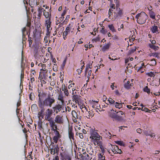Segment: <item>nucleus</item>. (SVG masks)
Returning a JSON list of instances; mask_svg holds the SVG:
<instances>
[{
    "label": "nucleus",
    "instance_id": "aec40b11",
    "mask_svg": "<svg viewBox=\"0 0 160 160\" xmlns=\"http://www.w3.org/2000/svg\"><path fill=\"white\" fill-rule=\"evenodd\" d=\"M114 150H115V152H114V154H121L122 152L121 150L120 149H119L118 147L117 146L114 147Z\"/></svg>",
    "mask_w": 160,
    "mask_h": 160
},
{
    "label": "nucleus",
    "instance_id": "bb28decb",
    "mask_svg": "<svg viewBox=\"0 0 160 160\" xmlns=\"http://www.w3.org/2000/svg\"><path fill=\"white\" fill-rule=\"evenodd\" d=\"M98 160H105V157L102 154V153L98 154Z\"/></svg>",
    "mask_w": 160,
    "mask_h": 160
},
{
    "label": "nucleus",
    "instance_id": "0e129e2a",
    "mask_svg": "<svg viewBox=\"0 0 160 160\" xmlns=\"http://www.w3.org/2000/svg\"><path fill=\"white\" fill-rule=\"evenodd\" d=\"M55 84V82L54 81H52L50 83V85L51 86H54Z\"/></svg>",
    "mask_w": 160,
    "mask_h": 160
},
{
    "label": "nucleus",
    "instance_id": "6ab92c4d",
    "mask_svg": "<svg viewBox=\"0 0 160 160\" xmlns=\"http://www.w3.org/2000/svg\"><path fill=\"white\" fill-rule=\"evenodd\" d=\"M91 72L92 71H85L84 75L86 77H87L88 78V80L89 79Z\"/></svg>",
    "mask_w": 160,
    "mask_h": 160
},
{
    "label": "nucleus",
    "instance_id": "72a5a7b5",
    "mask_svg": "<svg viewBox=\"0 0 160 160\" xmlns=\"http://www.w3.org/2000/svg\"><path fill=\"white\" fill-rule=\"evenodd\" d=\"M143 91L147 92L148 94L150 92V89L148 88V87L147 86H146L143 88Z\"/></svg>",
    "mask_w": 160,
    "mask_h": 160
},
{
    "label": "nucleus",
    "instance_id": "473e14b6",
    "mask_svg": "<svg viewBox=\"0 0 160 160\" xmlns=\"http://www.w3.org/2000/svg\"><path fill=\"white\" fill-rule=\"evenodd\" d=\"M110 117L112 118L116 119L118 117V115L115 113H111L109 114Z\"/></svg>",
    "mask_w": 160,
    "mask_h": 160
},
{
    "label": "nucleus",
    "instance_id": "423d86ee",
    "mask_svg": "<svg viewBox=\"0 0 160 160\" xmlns=\"http://www.w3.org/2000/svg\"><path fill=\"white\" fill-rule=\"evenodd\" d=\"M46 116L45 119L46 120L48 121L51 119L53 118L51 117L52 114V110L49 108H48L46 112Z\"/></svg>",
    "mask_w": 160,
    "mask_h": 160
},
{
    "label": "nucleus",
    "instance_id": "f257e3e1",
    "mask_svg": "<svg viewBox=\"0 0 160 160\" xmlns=\"http://www.w3.org/2000/svg\"><path fill=\"white\" fill-rule=\"evenodd\" d=\"M137 19V22L139 24H142L144 23L146 20L148 18V16L144 12H142L137 14L135 17Z\"/></svg>",
    "mask_w": 160,
    "mask_h": 160
},
{
    "label": "nucleus",
    "instance_id": "c9c22d12",
    "mask_svg": "<svg viewBox=\"0 0 160 160\" xmlns=\"http://www.w3.org/2000/svg\"><path fill=\"white\" fill-rule=\"evenodd\" d=\"M115 143L120 146H124V144L123 143V142L122 141H117L115 142Z\"/></svg>",
    "mask_w": 160,
    "mask_h": 160
},
{
    "label": "nucleus",
    "instance_id": "7c9ffc66",
    "mask_svg": "<svg viewBox=\"0 0 160 160\" xmlns=\"http://www.w3.org/2000/svg\"><path fill=\"white\" fill-rule=\"evenodd\" d=\"M81 97L80 96H78L77 95H74L72 96L73 101L75 100L81 99Z\"/></svg>",
    "mask_w": 160,
    "mask_h": 160
},
{
    "label": "nucleus",
    "instance_id": "5701e85b",
    "mask_svg": "<svg viewBox=\"0 0 160 160\" xmlns=\"http://www.w3.org/2000/svg\"><path fill=\"white\" fill-rule=\"evenodd\" d=\"M149 15L150 17L152 19H155L156 15L153 12L150 11L149 12Z\"/></svg>",
    "mask_w": 160,
    "mask_h": 160
},
{
    "label": "nucleus",
    "instance_id": "4c0bfd02",
    "mask_svg": "<svg viewBox=\"0 0 160 160\" xmlns=\"http://www.w3.org/2000/svg\"><path fill=\"white\" fill-rule=\"evenodd\" d=\"M136 48L135 47H134L133 48H132L128 52V54L130 55L134 52L136 51Z\"/></svg>",
    "mask_w": 160,
    "mask_h": 160
},
{
    "label": "nucleus",
    "instance_id": "a19ab883",
    "mask_svg": "<svg viewBox=\"0 0 160 160\" xmlns=\"http://www.w3.org/2000/svg\"><path fill=\"white\" fill-rule=\"evenodd\" d=\"M24 73L23 71H22L21 76H20V81H21V84L22 83V80L24 78Z\"/></svg>",
    "mask_w": 160,
    "mask_h": 160
},
{
    "label": "nucleus",
    "instance_id": "338daca9",
    "mask_svg": "<svg viewBox=\"0 0 160 160\" xmlns=\"http://www.w3.org/2000/svg\"><path fill=\"white\" fill-rule=\"evenodd\" d=\"M144 133V134L147 136H149V134L148 133V131H145Z\"/></svg>",
    "mask_w": 160,
    "mask_h": 160
},
{
    "label": "nucleus",
    "instance_id": "3c124183",
    "mask_svg": "<svg viewBox=\"0 0 160 160\" xmlns=\"http://www.w3.org/2000/svg\"><path fill=\"white\" fill-rule=\"evenodd\" d=\"M38 79L40 80H41V79H42V73L41 71L39 72V77L38 78Z\"/></svg>",
    "mask_w": 160,
    "mask_h": 160
},
{
    "label": "nucleus",
    "instance_id": "13d9d810",
    "mask_svg": "<svg viewBox=\"0 0 160 160\" xmlns=\"http://www.w3.org/2000/svg\"><path fill=\"white\" fill-rule=\"evenodd\" d=\"M119 12H118V15L121 16L122 14V10H120V9L119 8Z\"/></svg>",
    "mask_w": 160,
    "mask_h": 160
},
{
    "label": "nucleus",
    "instance_id": "4d7b16f0",
    "mask_svg": "<svg viewBox=\"0 0 160 160\" xmlns=\"http://www.w3.org/2000/svg\"><path fill=\"white\" fill-rule=\"evenodd\" d=\"M78 134H79V137H80V138L82 139L83 138V134L82 133H78Z\"/></svg>",
    "mask_w": 160,
    "mask_h": 160
},
{
    "label": "nucleus",
    "instance_id": "9b49d317",
    "mask_svg": "<svg viewBox=\"0 0 160 160\" xmlns=\"http://www.w3.org/2000/svg\"><path fill=\"white\" fill-rule=\"evenodd\" d=\"M51 22L49 19H47L45 21V25L47 26V31H51L52 30V28L51 27Z\"/></svg>",
    "mask_w": 160,
    "mask_h": 160
},
{
    "label": "nucleus",
    "instance_id": "49530a36",
    "mask_svg": "<svg viewBox=\"0 0 160 160\" xmlns=\"http://www.w3.org/2000/svg\"><path fill=\"white\" fill-rule=\"evenodd\" d=\"M37 2V0H29V3L31 4H35Z\"/></svg>",
    "mask_w": 160,
    "mask_h": 160
},
{
    "label": "nucleus",
    "instance_id": "37998d69",
    "mask_svg": "<svg viewBox=\"0 0 160 160\" xmlns=\"http://www.w3.org/2000/svg\"><path fill=\"white\" fill-rule=\"evenodd\" d=\"M122 103H119L118 105H116L115 106V107L116 108H117L119 109H120L121 108H122Z\"/></svg>",
    "mask_w": 160,
    "mask_h": 160
},
{
    "label": "nucleus",
    "instance_id": "f03ea898",
    "mask_svg": "<svg viewBox=\"0 0 160 160\" xmlns=\"http://www.w3.org/2000/svg\"><path fill=\"white\" fill-rule=\"evenodd\" d=\"M55 102L54 98L51 96L50 95H48L45 99L43 100L41 103L43 104L46 107H51L52 105Z\"/></svg>",
    "mask_w": 160,
    "mask_h": 160
},
{
    "label": "nucleus",
    "instance_id": "e433bc0d",
    "mask_svg": "<svg viewBox=\"0 0 160 160\" xmlns=\"http://www.w3.org/2000/svg\"><path fill=\"white\" fill-rule=\"evenodd\" d=\"M29 97L30 100H32L35 98L34 93L33 92H31L29 95Z\"/></svg>",
    "mask_w": 160,
    "mask_h": 160
},
{
    "label": "nucleus",
    "instance_id": "79ce46f5",
    "mask_svg": "<svg viewBox=\"0 0 160 160\" xmlns=\"http://www.w3.org/2000/svg\"><path fill=\"white\" fill-rule=\"evenodd\" d=\"M104 27H103L102 28V29L100 31V32L103 34H105L107 32V31L106 29H104Z\"/></svg>",
    "mask_w": 160,
    "mask_h": 160
},
{
    "label": "nucleus",
    "instance_id": "cd10ccee",
    "mask_svg": "<svg viewBox=\"0 0 160 160\" xmlns=\"http://www.w3.org/2000/svg\"><path fill=\"white\" fill-rule=\"evenodd\" d=\"M66 10H64L62 13L61 14V17L59 18V19H60V20L61 22H62L64 18V16L66 14Z\"/></svg>",
    "mask_w": 160,
    "mask_h": 160
},
{
    "label": "nucleus",
    "instance_id": "dca6fc26",
    "mask_svg": "<svg viewBox=\"0 0 160 160\" xmlns=\"http://www.w3.org/2000/svg\"><path fill=\"white\" fill-rule=\"evenodd\" d=\"M69 137L70 139H72L73 140H74V133L72 132V129L71 128L70 130L68 132Z\"/></svg>",
    "mask_w": 160,
    "mask_h": 160
},
{
    "label": "nucleus",
    "instance_id": "39448f33",
    "mask_svg": "<svg viewBox=\"0 0 160 160\" xmlns=\"http://www.w3.org/2000/svg\"><path fill=\"white\" fill-rule=\"evenodd\" d=\"M59 148L58 145L57 144L56 146H54L50 149V150L51 151V153L53 155H55L56 153L58 155L59 153Z\"/></svg>",
    "mask_w": 160,
    "mask_h": 160
},
{
    "label": "nucleus",
    "instance_id": "7ed1b4c3",
    "mask_svg": "<svg viewBox=\"0 0 160 160\" xmlns=\"http://www.w3.org/2000/svg\"><path fill=\"white\" fill-rule=\"evenodd\" d=\"M91 136L90 138L93 140V141H96L98 146L100 145V143L99 142L100 139V136L95 131H92L91 132Z\"/></svg>",
    "mask_w": 160,
    "mask_h": 160
},
{
    "label": "nucleus",
    "instance_id": "a211bd4d",
    "mask_svg": "<svg viewBox=\"0 0 160 160\" xmlns=\"http://www.w3.org/2000/svg\"><path fill=\"white\" fill-rule=\"evenodd\" d=\"M38 107L41 108V110L40 112L44 113L45 111L44 107H45L43 104L41 103H38Z\"/></svg>",
    "mask_w": 160,
    "mask_h": 160
},
{
    "label": "nucleus",
    "instance_id": "09e8293b",
    "mask_svg": "<svg viewBox=\"0 0 160 160\" xmlns=\"http://www.w3.org/2000/svg\"><path fill=\"white\" fill-rule=\"evenodd\" d=\"M112 39L114 40H118V37L116 35H113L112 36Z\"/></svg>",
    "mask_w": 160,
    "mask_h": 160
},
{
    "label": "nucleus",
    "instance_id": "ea45409f",
    "mask_svg": "<svg viewBox=\"0 0 160 160\" xmlns=\"http://www.w3.org/2000/svg\"><path fill=\"white\" fill-rule=\"evenodd\" d=\"M113 11V10H112L111 9H109L108 11V17L109 18H111L110 17L112 15V11Z\"/></svg>",
    "mask_w": 160,
    "mask_h": 160
},
{
    "label": "nucleus",
    "instance_id": "c03bdc74",
    "mask_svg": "<svg viewBox=\"0 0 160 160\" xmlns=\"http://www.w3.org/2000/svg\"><path fill=\"white\" fill-rule=\"evenodd\" d=\"M100 40V38L99 37V36H98V37H96V38L93 39L92 41L93 42H96L97 41H99Z\"/></svg>",
    "mask_w": 160,
    "mask_h": 160
},
{
    "label": "nucleus",
    "instance_id": "f8f14e48",
    "mask_svg": "<svg viewBox=\"0 0 160 160\" xmlns=\"http://www.w3.org/2000/svg\"><path fill=\"white\" fill-rule=\"evenodd\" d=\"M73 24H70L68 26L66 27L65 31L68 32V33H70L71 31V32H73Z\"/></svg>",
    "mask_w": 160,
    "mask_h": 160
},
{
    "label": "nucleus",
    "instance_id": "b1692460",
    "mask_svg": "<svg viewBox=\"0 0 160 160\" xmlns=\"http://www.w3.org/2000/svg\"><path fill=\"white\" fill-rule=\"evenodd\" d=\"M94 116V114L93 113L92 111L91 110L89 111L88 113V115L86 116V117L88 118H92Z\"/></svg>",
    "mask_w": 160,
    "mask_h": 160
},
{
    "label": "nucleus",
    "instance_id": "9d476101",
    "mask_svg": "<svg viewBox=\"0 0 160 160\" xmlns=\"http://www.w3.org/2000/svg\"><path fill=\"white\" fill-rule=\"evenodd\" d=\"M150 30L153 33H159L158 27L156 25H153L151 27Z\"/></svg>",
    "mask_w": 160,
    "mask_h": 160
},
{
    "label": "nucleus",
    "instance_id": "412c9836",
    "mask_svg": "<svg viewBox=\"0 0 160 160\" xmlns=\"http://www.w3.org/2000/svg\"><path fill=\"white\" fill-rule=\"evenodd\" d=\"M157 73L158 72H149L146 73V74L148 76L152 77H154Z\"/></svg>",
    "mask_w": 160,
    "mask_h": 160
},
{
    "label": "nucleus",
    "instance_id": "6e6552de",
    "mask_svg": "<svg viewBox=\"0 0 160 160\" xmlns=\"http://www.w3.org/2000/svg\"><path fill=\"white\" fill-rule=\"evenodd\" d=\"M60 155L61 159L62 160H71L70 157L69 155L65 153L60 152Z\"/></svg>",
    "mask_w": 160,
    "mask_h": 160
},
{
    "label": "nucleus",
    "instance_id": "69168bd1",
    "mask_svg": "<svg viewBox=\"0 0 160 160\" xmlns=\"http://www.w3.org/2000/svg\"><path fill=\"white\" fill-rule=\"evenodd\" d=\"M149 136H150L151 137H154L155 136V134L153 133H152L151 134H149Z\"/></svg>",
    "mask_w": 160,
    "mask_h": 160
},
{
    "label": "nucleus",
    "instance_id": "bf43d9fd",
    "mask_svg": "<svg viewBox=\"0 0 160 160\" xmlns=\"http://www.w3.org/2000/svg\"><path fill=\"white\" fill-rule=\"evenodd\" d=\"M137 132L139 133H141L142 132V130L140 128H138L137 129Z\"/></svg>",
    "mask_w": 160,
    "mask_h": 160
},
{
    "label": "nucleus",
    "instance_id": "c85d7f7f",
    "mask_svg": "<svg viewBox=\"0 0 160 160\" xmlns=\"http://www.w3.org/2000/svg\"><path fill=\"white\" fill-rule=\"evenodd\" d=\"M87 150L88 152H90V153H89L90 154V153L91 152H94L92 147L91 146V145H89L88 147L87 148Z\"/></svg>",
    "mask_w": 160,
    "mask_h": 160
},
{
    "label": "nucleus",
    "instance_id": "2f4dec72",
    "mask_svg": "<svg viewBox=\"0 0 160 160\" xmlns=\"http://www.w3.org/2000/svg\"><path fill=\"white\" fill-rule=\"evenodd\" d=\"M130 82L129 81H128L127 83L124 84V87L127 89H129L130 88Z\"/></svg>",
    "mask_w": 160,
    "mask_h": 160
},
{
    "label": "nucleus",
    "instance_id": "ddd939ff",
    "mask_svg": "<svg viewBox=\"0 0 160 160\" xmlns=\"http://www.w3.org/2000/svg\"><path fill=\"white\" fill-rule=\"evenodd\" d=\"M49 121V124L50 127H54L56 128H57V125L55 124V121L53 120V118L48 120Z\"/></svg>",
    "mask_w": 160,
    "mask_h": 160
},
{
    "label": "nucleus",
    "instance_id": "58836bf2",
    "mask_svg": "<svg viewBox=\"0 0 160 160\" xmlns=\"http://www.w3.org/2000/svg\"><path fill=\"white\" fill-rule=\"evenodd\" d=\"M68 33L66 31H64L63 33V37L64 40H65L66 39L67 37L66 36L68 35Z\"/></svg>",
    "mask_w": 160,
    "mask_h": 160
},
{
    "label": "nucleus",
    "instance_id": "2eb2a0df",
    "mask_svg": "<svg viewBox=\"0 0 160 160\" xmlns=\"http://www.w3.org/2000/svg\"><path fill=\"white\" fill-rule=\"evenodd\" d=\"M42 79L46 80L48 76V71H42Z\"/></svg>",
    "mask_w": 160,
    "mask_h": 160
},
{
    "label": "nucleus",
    "instance_id": "de8ad7c7",
    "mask_svg": "<svg viewBox=\"0 0 160 160\" xmlns=\"http://www.w3.org/2000/svg\"><path fill=\"white\" fill-rule=\"evenodd\" d=\"M55 134V136H58V137H60V134H59V132L57 130H55L54 131Z\"/></svg>",
    "mask_w": 160,
    "mask_h": 160
},
{
    "label": "nucleus",
    "instance_id": "4468645a",
    "mask_svg": "<svg viewBox=\"0 0 160 160\" xmlns=\"http://www.w3.org/2000/svg\"><path fill=\"white\" fill-rule=\"evenodd\" d=\"M110 45L111 43L110 42H109L106 44L104 45L102 48V50L103 51H105L108 50L109 48Z\"/></svg>",
    "mask_w": 160,
    "mask_h": 160
},
{
    "label": "nucleus",
    "instance_id": "f3484780",
    "mask_svg": "<svg viewBox=\"0 0 160 160\" xmlns=\"http://www.w3.org/2000/svg\"><path fill=\"white\" fill-rule=\"evenodd\" d=\"M63 25V23H60L59 24L58 27L57 28L56 30L57 31H60L62 32L64 29Z\"/></svg>",
    "mask_w": 160,
    "mask_h": 160
},
{
    "label": "nucleus",
    "instance_id": "f704fd0d",
    "mask_svg": "<svg viewBox=\"0 0 160 160\" xmlns=\"http://www.w3.org/2000/svg\"><path fill=\"white\" fill-rule=\"evenodd\" d=\"M60 137H58L57 136H54L53 138V139L54 141V142H55V143H57L58 142V139L60 138Z\"/></svg>",
    "mask_w": 160,
    "mask_h": 160
},
{
    "label": "nucleus",
    "instance_id": "20e7f679",
    "mask_svg": "<svg viewBox=\"0 0 160 160\" xmlns=\"http://www.w3.org/2000/svg\"><path fill=\"white\" fill-rule=\"evenodd\" d=\"M62 105V102L61 104L59 103L56 105L55 107H52V109L56 114L58 113L61 110H64V107Z\"/></svg>",
    "mask_w": 160,
    "mask_h": 160
},
{
    "label": "nucleus",
    "instance_id": "a878e982",
    "mask_svg": "<svg viewBox=\"0 0 160 160\" xmlns=\"http://www.w3.org/2000/svg\"><path fill=\"white\" fill-rule=\"evenodd\" d=\"M148 46L151 48L153 49L155 51L157 50L158 48V47L154 45H152L151 43L149 44Z\"/></svg>",
    "mask_w": 160,
    "mask_h": 160
},
{
    "label": "nucleus",
    "instance_id": "052dcab7",
    "mask_svg": "<svg viewBox=\"0 0 160 160\" xmlns=\"http://www.w3.org/2000/svg\"><path fill=\"white\" fill-rule=\"evenodd\" d=\"M92 68V66L91 65H88V66L86 67V69H88L89 68L91 69Z\"/></svg>",
    "mask_w": 160,
    "mask_h": 160
},
{
    "label": "nucleus",
    "instance_id": "864d4df0",
    "mask_svg": "<svg viewBox=\"0 0 160 160\" xmlns=\"http://www.w3.org/2000/svg\"><path fill=\"white\" fill-rule=\"evenodd\" d=\"M64 91V93L67 96H68V95H69V92L68 91V90H67V88H66L65 90H64V91Z\"/></svg>",
    "mask_w": 160,
    "mask_h": 160
},
{
    "label": "nucleus",
    "instance_id": "5fc2aeb1",
    "mask_svg": "<svg viewBox=\"0 0 160 160\" xmlns=\"http://www.w3.org/2000/svg\"><path fill=\"white\" fill-rule=\"evenodd\" d=\"M40 80L41 82V85L42 87L43 86V84H45L46 83V82L44 81V79H41V80Z\"/></svg>",
    "mask_w": 160,
    "mask_h": 160
},
{
    "label": "nucleus",
    "instance_id": "a18cd8bd",
    "mask_svg": "<svg viewBox=\"0 0 160 160\" xmlns=\"http://www.w3.org/2000/svg\"><path fill=\"white\" fill-rule=\"evenodd\" d=\"M109 102V103L110 104H113L114 103V102H115V101L114 100H113L112 98H108V100Z\"/></svg>",
    "mask_w": 160,
    "mask_h": 160
},
{
    "label": "nucleus",
    "instance_id": "8fccbe9b",
    "mask_svg": "<svg viewBox=\"0 0 160 160\" xmlns=\"http://www.w3.org/2000/svg\"><path fill=\"white\" fill-rule=\"evenodd\" d=\"M110 8L109 9H111L113 10L115 9V4L112 3H111L110 5Z\"/></svg>",
    "mask_w": 160,
    "mask_h": 160
},
{
    "label": "nucleus",
    "instance_id": "1a4fd4ad",
    "mask_svg": "<svg viewBox=\"0 0 160 160\" xmlns=\"http://www.w3.org/2000/svg\"><path fill=\"white\" fill-rule=\"evenodd\" d=\"M38 97H39L38 99V103H41V102L43 100V98L46 97V94L45 93L42 92V93L39 92L38 94Z\"/></svg>",
    "mask_w": 160,
    "mask_h": 160
},
{
    "label": "nucleus",
    "instance_id": "6e6d98bb",
    "mask_svg": "<svg viewBox=\"0 0 160 160\" xmlns=\"http://www.w3.org/2000/svg\"><path fill=\"white\" fill-rule=\"evenodd\" d=\"M66 88H66L65 84H63L61 88L62 91H63L64 90H65Z\"/></svg>",
    "mask_w": 160,
    "mask_h": 160
},
{
    "label": "nucleus",
    "instance_id": "680f3d73",
    "mask_svg": "<svg viewBox=\"0 0 160 160\" xmlns=\"http://www.w3.org/2000/svg\"><path fill=\"white\" fill-rule=\"evenodd\" d=\"M150 41L151 42L152 44L154 45L156 43V41L155 40H150Z\"/></svg>",
    "mask_w": 160,
    "mask_h": 160
},
{
    "label": "nucleus",
    "instance_id": "603ef678",
    "mask_svg": "<svg viewBox=\"0 0 160 160\" xmlns=\"http://www.w3.org/2000/svg\"><path fill=\"white\" fill-rule=\"evenodd\" d=\"M66 60H67V58H66L63 61L62 64V68H63L64 67V66L66 64Z\"/></svg>",
    "mask_w": 160,
    "mask_h": 160
},
{
    "label": "nucleus",
    "instance_id": "e2e57ef3",
    "mask_svg": "<svg viewBox=\"0 0 160 160\" xmlns=\"http://www.w3.org/2000/svg\"><path fill=\"white\" fill-rule=\"evenodd\" d=\"M85 157L88 160L91 159V158L89 157V155L88 154H87L86 156L85 155Z\"/></svg>",
    "mask_w": 160,
    "mask_h": 160
},
{
    "label": "nucleus",
    "instance_id": "393cba45",
    "mask_svg": "<svg viewBox=\"0 0 160 160\" xmlns=\"http://www.w3.org/2000/svg\"><path fill=\"white\" fill-rule=\"evenodd\" d=\"M108 27L110 30L113 32H116V31L114 28L113 25L112 24L109 25H108Z\"/></svg>",
    "mask_w": 160,
    "mask_h": 160
},
{
    "label": "nucleus",
    "instance_id": "0eeeda50",
    "mask_svg": "<svg viewBox=\"0 0 160 160\" xmlns=\"http://www.w3.org/2000/svg\"><path fill=\"white\" fill-rule=\"evenodd\" d=\"M55 122L58 124H62L63 123V119L62 116L61 115H57L55 118Z\"/></svg>",
    "mask_w": 160,
    "mask_h": 160
},
{
    "label": "nucleus",
    "instance_id": "774afa93",
    "mask_svg": "<svg viewBox=\"0 0 160 160\" xmlns=\"http://www.w3.org/2000/svg\"><path fill=\"white\" fill-rule=\"evenodd\" d=\"M53 160H59L58 157V156H55Z\"/></svg>",
    "mask_w": 160,
    "mask_h": 160
},
{
    "label": "nucleus",
    "instance_id": "c756f323",
    "mask_svg": "<svg viewBox=\"0 0 160 160\" xmlns=\"http://www.w3.org/2000/svg\"><path fill=\"white\" fill-rule=\"evenodd\" d=\"M43 15L45 16V18H49L48 19H50V15L48 12L46 11L45 10H44L43 12Z\"/></svg>",
    "mask_w": 160,
    "mask_h": 160
},
{
    "label": "nucleus",
    "instance_id": "4be33fe9",
    "mask_svg": "<svg viewBox=\"0 0 160 160\" xmlns=\"http://www.w3.org/2000/svg\"><path fill=\"white\" fill-rule=\"evenodd\" d=\"M45 10L43 8H39L38 9V18H40L41 15L42 14V12H44V11Z\"/></svg>",
    "mask_w": 160,
    "mask_h": 160
}]
</instances>
